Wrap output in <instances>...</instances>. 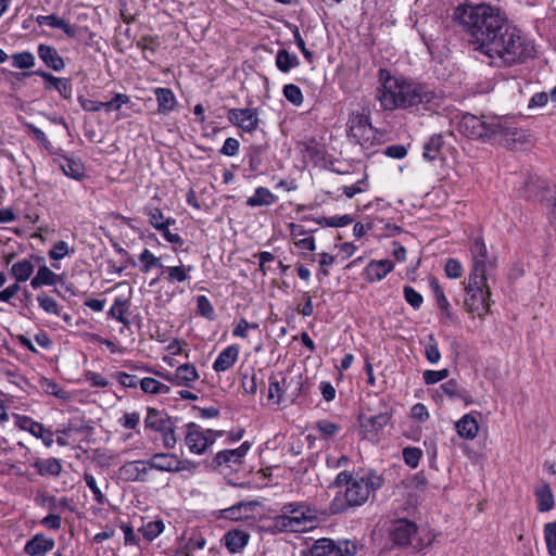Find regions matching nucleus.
Segmentation results:
<instances>
[{
    "mask_svg": "<svg viewBox=\"0 0 556 556\" xmlns=\"http://www.w3.org/2000/svg\"><path fill=\"white\" fill-rule=\"evenodd\" d=\"M285 380L279 381L275 376H270L268 386V400L275 404L286 403Z\"/></svg>",
    "mask_w": 556,
    "mask_h": 556,
    "instance_id": "nucleus-37",
    "label": "nucleus"
},
{
    "mask_svg": "<svg viewBox=\"0 0 556 556\" xmlns=\"http://www.w3.org/2000/svg\"><path fill=\"white\" fill-rule=\"evenodd\" d=\"M282 93L285 98L293 105H301L303 103V93L301 89L294 84L285 85Z\"/></svg>",
    "mask_w": 556,
    "mask_h": 556,
    "instance_id": "nucleus-53",
    "label": "nucleus"
},
{
    "mask_svg": "<svg viewBox=\"0 0 556 556\" xmlns=\"http://www.w3.org/2000/svg\"><path fill=\"white\" fill-rule=\"evenodd\" d=\"M302 220H314L318 225H326L329 227H343L351 224L353 218L350 215L324 217L320 219H314L308 216H304L302 217Z\"/></svg>",
    "mask_w": 556,
    "mask_h": 556,
    "instance_id": "nucleus-44",
    "label": "nucleus"
},
{
    "mask_svg": "<svg viewBox=\"0 0 556 556\" xmlns=\"http://www.w3.org/2000/svg\"><path fill=\"white\" fill-rule=\"evenodd\" d=\"M39 306L47 313L56 314L58 313V304L55 300L46 293H41L37 296Z\"/></svg>",
    "mask_w": 556,
    "mask_h": 556,
    "instance_id": "nucleus-64",
    "label": "nucleus"
},
{
    "mask_svg": "<svg viewBox=\"0 0 556 556\" xmlns=\"http://www.w3.org/2000/svg\"><path fill=\"white\" fill-rule=\"evenodd\" d=\"M316 429L324 437H332L340 430V426L327 419H323L316 422Z\"/></svg>",
    "mask_w": 556,
    "mask_h": 556,
    "instance_id": "nucleus-62",
    "label": "nucleus"
},
{
    "mask_svg": "<svg viewBox=\"0 0 556 556\" xmlns=\"http://www.w3.org/2000/svg\"><path fill=\"white\" fill-rule=\"evenodd\" d=\"M94 427L91 420H86L85 415L79 409H72V432H76L81 437V441H88Z\"/></svg>",
    "mask_w": 556,
    "mask_h": 556,
    "instance_id": "nucleus-23",
    "label": "nucleus"
},
{
    "mask_svg": "<svg viewBox=\"0 0 556 556\" xmlns=\"http://www.w3.org/2000/svg\"><path fill=\"white\" fill-rule=\"evenodd\" d=\"M148 466L151 469L168 472L194 471L197 465L188 459L181 460L175 454L156 453L149 460Z\"/></svg>",
    "mask_w": 556,
    "mask_h": 556,
    "instance_id": "nucleus-10",
    "label": "nucleus"
},
{
    "mask_svg": "<svg viewBox=\"0 0 556 556\" xmlns=\"http://www.w3.org/2000/svg\"><path fill=\"white\" fill-rule=\"evenodd\" d=\"M442 392L450 399L463 400L467 405L472 403L469 392L462 388L455 379H451L440 386Z\"/></svg>",
    "mask_w": 556,
    "mask_h": 556,
    "instance_id": "nucleus-33",
    "label": "nucleus"
},
{
    "mask_svg": "<svg viewBox=\"0 0 556 556\" xmlns=\"http://www.w3.org/2000/svg\"><path fill=\"white\" fill-rule=\"evenodd\" d=\"M333 542V540L327 538L315 541L309 548L311 556H328Z\"/></svg>",
    "mask_w": 556,
    "mask_h": 556,
    "instance_id": "nucleus-52",
    "label": "nucleus"
},
{
    "mask_svg": "<svg viewBox=\"0 0 556 556\" xmlns=\"http://www.w3.org/2000/svg\"><path fill=\"white\" fill-rule=\"evenodd\" d=\"M137 48L143 51V58L148 59L147 52L154 53L160 46L157 37L143 36L136 42Z\"/></svg>",
    "mask_w": 556,
    "mask_h": 556,
    "instance_id": "nucleus-54",
    "label": "nucleus"
},
{
    "mask_svg": "<svg viewBox=\"0 0 556 556\" xmlns=\"http://www.w3.org/2000/svg\"><path fill=\"white\" fill-rule=\"evenodd\" d=\"M394 268L389 260L371 261L364 270L365 279L369 282L382 280Z\"/></svg>",
    "mask_w": 556,
    "mask_h": 556,
    "instance_id": "nucleus-21",
    "label": "nucleus"
},
{
    "mask_svg": "<svg viewBox=\"0 0 556 556\" xmlns=\"http://www.w3.org/2000/svg\"><path fill=\"white\" fill-rule=\"evenodd\" d=\"M425 355L427 361L431 364H437L441 358L438 342L433 334H430L428 337V343L426 344L425 348Z\"/></svg>",
    "mask_w": 556,
    "mask_h": 556,
    "instance_id": "nucleus-57",
    "label": "nucleus"
},
{
    "mask_svg": "<svg viewBox=\"0 0 556 556\" xmlns=\"http://www.w3.org/2000/svg\"><path fill=\"white\" fill-rule=\"evenodd\" d=\"M300 61L295 54L289 53L286 49L278 50L276 54V66L282 73H288L298 67Z\"/></svg>",
    "mask_w": 556,
    "mask_h": 556,
    "instance_id": "nucleus-36",
    "label": "nucleus"
},
{
    "mask_svg": "<svg viewBox=\"0 0 556 556\" xmlns=\"http://www.w3.org/2000/svg\"><path fill=\"white\" fill-rule=\"evenodd\" d=\"M164 530V523L162 520L149 521L141 526L139 532L143 535L147 541H152L159 536Z\"/></svg>",
    "mask_w": 556,
    "mask_h": 556,
    "instance_id": "nucleus-46",
    "label": "nucleus"
},
{
    "mask_svg": "<svg viewBox=\"0 0 556 556\" xmlns=\"http://www.w3.org/2000/svg\"><path fill=\"white\" fill-rule=\"evenodd\" d=\"M155 97L157 101V112L161 114H167L175 109L177 103L176 97L169 88H156Z\"/></svg>",
    "mask_w": 556,
    "mask_h": 556,
    "instance_id": "nucleus-31",
    "label": "nucleus"
},
{
    "mask_svg": "<svg viewBox=\"0 0 556 556\" xmlns=\"http://www.w3.org/2000/svg\"><path fill=\"white\" fill-rule=\"evenodd\" d=\"M465 291L464 308L472 316L483 319L490 312L491 292L486 285V278L469 275Z\"/></svg>",
    "mask_w": 556,
    "mask_h": 556,
    "instance_id": "nucleus-7",
    "label": "nucleus"
},
{
    "mask_svg": "<svg viewBox=\"0 0 556 556\" xmlns=\"http://www.w3.org/2000/svg\"><path fill=\"white\" fill-rule=\"evenodd\" d=\"M380 87L376 99L383 110L426 109L435 99V92L427 86L400 80L393 77L388 70H379Z\"/></svg>",
    "mask_w": 556,
    "mask_h": 556,
    "instance_id": "nucleus-1",
    "label": "nucleus"
},
{
    "mask_svg": "<svg viewBox=\"0 0 556 556\" xmlns=\"http://www.w3.org/2000/svg\"><path fill=\"white\" fill-rule=\"evenodd\" d=\"M192 269L191 266H172L167 267V280L168 282H184L189 278V271Z\"/></svg>",
    "mask_w": 556,
    "mask_h": 556,
    "instance_id": "nucleus-51",
    "label": "nucleus"
},
{
    "mask_svg": "<svg viewBox=\"0 0 556 556\" xmlns=\"http://www.w3.org/2000/svg\"><path fill=\"white\" fill-rule=\"evenodd\" d=\"M456 429L462 438L472 440L478 433L479 425L471 415L467 414L456 422Z\"/></svg>",
    "mask_w": 556,
    "mask_h": 556,
    "instance_id": "nucleus-34",
    "label": "nucleus"
},
{
    "mask_svg": "<svg viewBox=\"0 0 556 556\" xmlns=\"http://www.w3.org/2000/svg\"><path fill=\"white\" fill-rule=\"evenodd\" d=\"M286 389V403H293L302 393L303 378L301 375L291 377L290 379L283 378Z\"/></svg>",
    "mask_w": 556,
    "mask_h": 556,
    "instance_id": "nucleus-38",
    "label": "nucleus"
},
{
    "mask_svg": "<svg viewBox=\"0 0 556 556\" xmlns=\"http://www.w3.org/2000/svg\"><path fill=\"white\" fill-rule=\"evenodd\" d=\"M149 223L156 229H162L176 224V220L172 217H164L160 208H152L148 213Z\"/></svg>",
    "mask_w": 556,
    "mask_h": 556,
    "instance_id": "nucleus-43",
    "label": "nucleus"
},
{
    "mask_svg": "<svg viewBox=\"0 0 556 556\" xmlns=\"http://www.w3.org/2000/svg\"><path fill=\"white\" fill-rule=\"evenodd\" d=\"M445 274L447 277L457 279L463 275V266L456 258H448L445 264Z\"/></svg>",
    "mask_w": 556,
    "mask_h": 556,
    "instance_id": "nucleus-61",
    "label": "nucleus"
},
{
    "mask_svg": "<svg viewBox=\"0 0 556 556\" xmlns=\"http://www.w3.org/2000/svg\"><path fill=\"white\" fill-rule=\"evenodd\" d=\"M348 137L364 149L380 144L378 131L372 127L370 117L364 113H352L348 121Z\"/></svg>",
    "mask_w": 556,
    "mask_h": 556,
    "instance_id": "nucleus-8",
    "label": "nucleus"
},
{
    "mask_svg": "<svg viewBox=\"0 0 556 556\" xmlns=\"http://www.w3.org/2000/svg\"><path fill=\"white\" fill-rule=\"evenodd\" d=\"M472 269L469 275L486 278V271L496 266L495 260L489 257L488 249L482 237H477L470 247Z\"/></svg>",
    "mask_w": 556,
    "mask_h": 556,
    "instance_id": "nucleus-11",
    "label": "nucleus"
},
{
    "mask_svg": "<svg viewBox=\"0 0 556 556\" xmlns=\"http://www.w3.org/2000/svg\"><path fill=\"white\" fill-rule=\"evenodd\" d=\"M404 463L415 469L418 467L419 462L422 457V451L419 447L406 446L402 452Z\"/></svg>",
    "mask_w": 556,
    "mask_h": 556,
    "instance_id": "nucleus-49",
    "label": "nucleus"
},
{
    "mask_svg": "<svg viewBox=\"0 0 556 556\" xmlns=\"http://www.w3.org/2000/svg\"><path fill=\"white\" fill-rule=\"evenodd\" d=\"M458 130L471 139H497L503 146L511 148L526 140V131L500 117L476 116L464 114L458 123Z\"/></svg>",
    "mask_w": 556,
    "mask_h": 556,
    "instance_id": "nucleus-4",
    "label": "nucleus"
},
{
    "mask_svg": "<svg viewBox=\"0 0 556 556\" xmlns=\"http://www.w3.org/2000/svg\"><path fill=\"white\" fill-rule=\"evenodd\" d=\"M175 420H172L164 430L160 431L165 448L173 450L177 444V437L175 433Z\"/></svg>",
    "mask_w": 556,
    "mask_h": 556,
    "instance_id": "nucleus-55",
    "label": "nucleus"
},
{
    "mask_svg": "<svg viewBox=\"0 0 556 556\" xmlns=\"http://www.w3.org/2000/svg\"><path fill=\"white\" fill-rule=\"evenodd\" d=\"M276 199V195L269 189L257 187L254 194L248 198L247 205L250 207L269 206L275 203Z\"/></svg>",
    "mask_w": 556,
    "mask_h": 556,
    "instance_id": "nucleus-32",
    "label": "nucleus"
},
{
    "mask_svg": "<svg viewBox=\"0 0 556 556\" xmlns=\"http://www.w3.org/2000/svg\"><path fill=\"white\" fill-rule=\"evenodd\" d=\"M404 298L406 302L414 308H419L422 304V296L414 288L409 286L404 287Z\"/></svg>",
    "mask_w": 556,
    "mask_h": 556,
    "instance_id": "nucleus-60",
    "label": "nucleus"
},
{
    "mask_svg": "<svg viewBox=\"0 0 556 556\" xmlns=\"http://www.w3.org/2000/svg\"><path fill=\"white\" fill-rule=\"evenodd\" d=\"M212 429L204 430L194 422L186 425L185 444L192 454L202 455L210 446L215 443V438H211Z\"/></svg>",
    "mask_w": 556,
    "mask_h": 556,
    "instance_id": "nucleus-9",
    "label": "nucleus"
},
{
    "mask_svg": "<svg viewBox=\"0 0 556 556\" xmlns=\"http://www.w3.org/2000/svg\"><path fill=\"white\" fill-rule=\"evenodd\" d=\"M61 471V464L54 459L49 458L39 464V472L41 475L49 473V475H59Z\"/></svg>",
    "mask_w": 556,
    "mask_h": 556,
    "instance_id": "nucleus-63",
    "label": "nucleus"
},
{
    "mask_svg": "<svg viewBox=\"0 0 556 556\" xmlns=\"http://www.w3.org/2000/svg\"><path fill=\"white\" fill-rule=\"evenodd\" d=\"M12 60H13L12 61V65L14 67L21 68V70H28L35 63L34 55L30 52H28V51L21 52V53H15L12 56Z\"/></svg>",
    "mask_w": 556,
    "mask_h": 556,
    "instance_id": "nucleus-56",
    "label": "nucleus"
},
{
    "mask_svg": "<svg viewBox=\"0 0 556 556\" xmlns=\"http://www.w3.org/2000/svg\"><path fill=\"white\" fill-rule=\"evenodd\" d=\"M480 52L491 59L497 58L506 66L525 63L534 58L535 47L532 40L506 18L502 26L489 38Z\"/></svg>",
    "mask_w": 556,
    "mask_h": 556,
    "instance_id": "nucleus-3",
    "label": "nucleus"
},
{
    "mask_svg": "<svg viewBox=\"0 0 556 556\" xmlns=\"http://www.w3.org/2000/svg\"><path fill=\"white\" fill-rule=\"evenodd\" d=\"M448 375V369L444 368L441 370H425L422 377L426 384H434L446 379Z\"/></svg>",
    "mask_w": 556,
    "mask_h": 556,
    "instance_id": "nucleus-59",
    "label": "nucleus"
},
{
    "mask_svg": "<svg viewBox=\"0 0 556 556\" xmlns=\"http://www.w3.org/2000/svg\"><path fill=\"white\" fill-rule=\"evenodd\" d=\"M139 261L141 262L140 270L142 273H149L152 267H163L161 263V258L156 257L152 254V252L148 249H144L139 255Z\"/></svg>",
    "mask_w": 556,
    "mask_h": 556,
    "instance_id": "nucleus-47",
    "label": "nucleus"
},
{
    "mask_svg": "<svg viewBox=\"0 0 556 556\" xmlns=\"http://www.w3.org/2000/svg\"><path fill=\"white\" fill-rule=\"evenodd\" d=\"M197 312L210 320H213L215 317L214 307L205 295L197 296Z\"/></svg>",
    "mask_w": 556,
    "mask_h": 556,
    "instance_id": "nucleus-58",
    "label": "nucleus"
},
{
    "mask_svg": "<svg viewBox=\"0 0 556 556\" xmlns=\"http://www.w3.org/2000/svg\"><path fill=\"white\" fill-rule=\"evenodd\" d=\"M357 552L355 543L350 541L333 542L328 556H354Z\"/></svg>",
    "mask_w": 556,
    "mask_h": 556,
    "instance_id": "nucleus-45",
    "label": "nucleus"
},
{
    "mask_svg": "<svg viewBox=\"0 0 556 556\" xmlns=\"http://www.w3.org/2000/svg\"><path fill=\"white\" fill-rule=\"evenodd\" d=\"M534 495L536 498L539 511L546 513L554 508V494L547 482H542L540 485L535 486Z\"/></svg>",
    "mask_w": 556,
    "mask_h": 556,
    "instance_id": "nucleus-26",
    "label": "nucleus"
},
{
    "mask_svg": "<svg viewBox=\"0 0 556 556\" xmlns=\"http://www.w3.org/2000/svg\"><path fill=\"white\" fill-rule=\"evenodd\" d=\"M392 413L391 412H382L378 415L359 416L361 427L366 432V435L376 439L382 431V429L391 421Z\"/></svg>",
    "mask_w": 556,
    "mask_h": 556,
    "instance_id": "nucleus-17",
    "label": "nucleus"
},
{
    "mask_svg": "<svg viewBox=\"0 0 556 556\" xmlns=\"http://www.w3.org/2000/svg\"><path fill=\"white\" fill-rule=\"evenodd\" d=\"M58 283H61V286L64 287V276L54 274L46 265L40 266L35 277L30 280V286L34 289H38L43 286H58Z\"/></svg>",
    "mask_w": 556,
    "mask_h": 556,
    "instance_id": "nucleus-22",
    "label": "nucleus"
},
{
    "mask_svg": "<svg viewBox=\"0 0 556 556\" xmlns=\"http://www.w3.org/2000/svg\"><path fill=\"white\" fill-rule=\"evenodd\" d=\"M130 302L128 299L116 298L110 311L108 312L109 317L116 319L123 325H128V319L125 315L128 313Z\"/></svg>",
    "mask_w": 556,
    "mask_h": 556,
    "instance_id": "nucleus-35",
    "label": "nucleus"
},
{
    "mask_svg": "<svg viewBox=\"0 0 556 556\" xmlns=\"http://www.w3.org/2000/svg\"><path fill=\"white\" fill-rule=\"evenodd\" d=\"M38 55L45 62V64L53 71H60L64 67L63 59L59 55L58 51L53 47L39 45Z\"/></svg>",
    "mask_w": 556,
    "mask_h": 556,
    "instance_id": "nucleus-30",
    "label": "nucleus"
},
{
    "mask_svg": "<svg viewBox=\"0 0 556 556\" xmlns=\"http://www.w3.org/2000/svg\"><path fill=\"white\" fill-rule=\"evenodd\" d=\"M317 520V509L302 502L287 503L281 514L273 518L271 528L277 532H302Z\"/></svg>",
    "mask_w": 556,
    "mask_h": 556,
    "instance_id": "nucleus-6",
    "label": "nucleus"
},
{
    "mask_svg": "<svg viewBox=\"0 0 556 556\" xmlns=\"http://www.w3.org/2000/svg\"><path fill=\"white\" fill-rule=\"evenodd\" d=\"M172 420L173 419L164 410L148 407L147 416L144 418V426L148 429L160 432L164 430Z\"/></svg>",
    "mask_w": 556,
    "mask_h": 556,
    "instance_id": "nucleus-24",
    "label": "nucleus"
},
{
    "mask_svg": "<svg viewBox=\"0 0 556 556\" xmlns=\"http://www.w3.org/2000/svg\"><path fill=\"white\" fill-rule=\"evenodd\" d=\"M36 22L40 25V26H49L51 28H60L62 29L65 34L70 35V24L66 23L65 20L59 17L58 15L55 14H50V15H38L36 17Z\"/></svg>",
    "mask_w": 556,
    "mask_h": 556,
    "instance_id": "nucleus-41",
    "label": "nucleus"
},
{
    "mask_svg": "<svg viewBox=\"0 0 556 556\" xmlns=\"http://www.w3.org/2000/svg\"><path fill=\"white\" fill-rule=\"evenodd\" d=\"M430 287L432 288L433 290V293H434V296H435V300H437V304L441 311V313L448 319H452L453 317V314L452 312L450 311V303L443 292V289L441 288V286L439 285L438 280L435 278H432L430 280Z\"/></svg>",
    "mask_w": 556,
    "mask_h": 556,
    "instance_id": "nucleus-39",
    "label": "nucleus"
},
{
    "mask_svg": "<svg viewBox=\"0 0 556 556\" xmlns=\"http://www.w3.org/2000/svg\"><path fill=\"white\" fill-rule=\"evenodd\" d=\"M416 534V523L405 518L393 520L389 527L390 540L397 546L413 545Z\"/></svg>",
    "mask_w": 556,
    "mask_h": 556,
    "instance_id": "nucleus-12",
    "label": "nucleus"
},
{
    "mask_svg": "<svg viewBox=\"0 0 556 556\" xmlns=\"http://www.w3.org/2000/svg\"><path fill=\"white\" fill-rule=\"evenodd\" d=\"M265 152L264 146H252L249 148V152L247 154L249 161V169L250 172L256 174L261 173L263 166V154Z\"/></svg>",
    "mask_w": 556,
    "mask_h": 556,
    "instance_id": "nucleus-40",
    "label": "nucleus"
},
{
    "mask_svg": "<svg viewBox=\"0 0 556 556\" xmlns=\"http://www.w3.org/2000/svg\"><path fill=\"white\" fill-rule=\"evenodd\" d=\"M453 18L467 35L468 42L480 51L507 17L500 8L465 3L455 8Z\"/></svg>",
    "mask_w": 556,
    "mask_h": 556,
    "instance_id": "nucleus-2",
    "label": "nucleus"
},
{
    "mask_svg": "<svg viewBox=\"0 0 556 556\" xmlns=\"http://www.w3.org/2000/svg\"><path fill=\"white\" fill-rule=\"evenodd\" d=\"M544 540L548 554L556 556V521L547 522L544 526Z\"/></svg>",
    "mask_w": 556,
    "mask_h": 556,
    "instance_id": "nucleus-50",
    "label": "nucleus"
},
{
    "mask_svg": "<svg viewBox=\"0 0 556 556\" xmlns=\"http://www.w3.org/2000/svg\"><path fill=\"white\" fill-rule=\"evenodd\" d=\"M206 544V540L200 535V534H192L185 547L181 549V552L179 553L180 556H193V552L197 551V549H202L204 548Z\"/></svg>",
    "mask_w": 556,
    "mask_h": 556,
    "instance_id": "nucleus-48",
    "label": "nucleus"
},
{
    "mask_svg": "<svg viewBox=\"0 0 556 556\" xmlns=\"http://www.w3.org/2000/svg\"><path fill=\"white\" fill-rule=\"evenodd\" d=\"M11 273L17 282L26 281L34 273V266L30 261L22 260L12 265Z\"/></svg>",
    "mask_w": 556,
    "mask_h": 556,
    "instance_id": "nucleus-42",
    "label": "nucleus"
},
{
    "mask_svg": "<svg viewBox=\"0 0 556 556\" xmlns=\"http://www.w3.org/2000/svg\"><path fill=\"white\" fill-rule=\"evenodd\" d=\"M250 535L241 530H230L224 535V543L230 553H239L248 544Z\"/></svg>",
    "mask_w": 556,
    "mask_h": 556,
    "instance_id": "nucleus-29",
    "label": "nucleus"
},
{
    "mask_svg": "<svg viewBox=\"0 0 556 556\" xmlns=\"http://www.w3.org/2000/svg\"><path fill=\"white\" fill-rule=\"evenodd\" d=\"M54 547V541L42 534H36L24 547V552L30 556H41Z\"/></svg>",
    "mask_w": 556,
    "mask_h": 556,
    "instance_id": "nucleus-25",
    "label": "nucleus"
},
{
    "mask_svg": "<svg viewBox=\"0 0 556 556\" xmlns=\"http://www.w3.org/2000/svg\"><path fill=\"white\" fill-rule=\"evenodd\" d=\"M383 484L381 476L369 472L365 477L355 478L349 488H346L344 496L337 495L329 505L331 514H341L349 507L362 506L367 502L371 492L380 489Z\"/></svg>",
    "mask_w": 556,
    "mask_h": 556,
    "instance_id": "nucleus-5",
    "label": "nucleus"
},
{
    "mask_svg": "<svg viewBox=\"0 0 556 556\" xmlns=\"http://www.w3.org/2000/svg\"><path fill=\"white\" fill-rule=\"evenodd\" d=\"M239 356V348L229 345L224 349L213 364V369L217 372L226 371L237 362Z\"/></svg>",
    "mask_w": 556,
    "mask_h": 556,
    "instance_id": "nucleus-28",
    "label": "nucleus"
},
{
    "mask_svg": "<svg viewBox=\"0 0 556 556\" xmlns=\"http://www.w3.org/2000/svg\"><path fill=\"white\" fill-rule=\"evenodd\" d=\"M258 504L257 501L239 502L228 508L222 509L219 511V518L235 521L248 519Z\"/></svg>",
    "mask_w": 556,
    "mask_h": 556,
    "instance_id": "nucleus-20",
    "label": "nucleus"
},
{
    "mask_svg": "<svg viewBox=\"0 0 556 556\" xmlns=\"http://www.w3.org/2000/svg\"><path fill=\"white\" fill-rule=\"evenodd\" d=\"M228 121L245 132H252L258 127V113L256 109H230Z\"/></svg>",
    "mask_w": 556,
    "mask_h": 556,
    "instance_id": "nucleus-14",
    "label": "nucleus"
},
{
    "mask_svg": "<svg viewBox=\"0 0 556 556\" xmlns=\"http://www.w3.org/2000/svg\"><path fill=\"white\" fill-rule=\"evenodd\" d=\"M525 198L536 200L549 205L556 200L555 191L552 190L549 184L539 177L529 176L523 184Z\"/></svg>",
    "mask_w": 556,
    "mask_h": 556,
    "instance_id": "nucleus-13",
    "label": "nucleus"
},
{
    "mask_svg": "<svg viewBox=\"0 0 556 556\" xmlns=\"http://www.w3.org/2000/svg\"><path fill=\"white\" fill-rule=\"evenodd\" d=\"M156 375L170 383L182 387H191L199 379L194 365L189 363L178 366L175 372L156 371Z\"/></svg>",
    "mask_w": 556,
    "mask_h": 556,
    "instance_id": "nucleus-15",
    "label": "nucleus"
},
{
    "mask_svg": "<svg viewBox=\"0 0 556 556\" xmlns=\"http://www.w3.org/2000/svg\"><path fill=\"white\" fill-rule=\"evenodd\" d=\"M149 469L147 460L127 462L119 467L118 477L126 482H146Z\"/></svg>",
    "mask_w": 556,
    "mask_h": 556,
    "instance_id": "nucleus-16",
    "label": "nucleus"
},
{
    "mask_svg": "<svg viewBox=\"0 0 556 556\" xmlns=\"http://www.w3.org/2000/svg\"><path fill=\"white\" fill-rule=\"evenodd\" d=\"M15 426L21 430L29 431L33 435L41 438L46 445H51L53 442V433L45 429L43 425L34 421L30 417L25 415H15Z\"/></svg>",
    "mask_w": 556,
    "mask_h": 556,
    "instance_id": "nucleus-18",
    "label": "nucleus"
},
{
    "mask_svg": "<svg viewBox=\"0 0 556 556\" xmlns=\"http://www.w3.org/2000/svg\"><path fill=\"white\" fill-rule=\"evenodd\" d=\"M250 442H243L238 448L233 450H224L218 452L214 457V464L216 467L227 466L231 467V464L238 465L242 463L243 457L250 450Z\"/></svg>",
    "mask_w": 556,
    "mask_h": 556,
    "instance_id": "nucleus-19",
    "label": "nucleus"
},
{
    "mask_svg": "<svg viewBox=\"0 0 556 556\" xmlns=\"http://www.w3.org/2000/svg\"><path fill=\"white\" fill-rule=\"evenodd\" d=\"M444 143L445 141L442 134L432 135L424 146V159L429 162L443 159L442 149Z\"/></svg>",
    "mask_w": 556,
    "mask_h": 556,
    "instance_id": "nucleus-27",
    "label": "nucleus"
}]
</instances>
